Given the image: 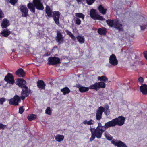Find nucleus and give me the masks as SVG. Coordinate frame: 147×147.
<instances>
[{"label": "nucleus", "instance_id": "obj_23", "mask_svg": "<svg viewBox=\"0 0 147 147\" xmlns=\"http://www.w3.org/2000/svg\"><path fill=\"white\" fill-rule=\"evenodd\" d=\"M114 119L111 121L106 123L105 125L104 128H108L111 127H113L116 126L115 121L113 120Z\"/></svg>", "mask_w": 147, "mask_h": 147}, {"label": "nucleus", "instance_id": "obj_27", "mask_svg": "<svg viewBox=\"0 0 147 147\" xmlns=\"http://www.w3.org/2000/svg\"><path fill=\"white\" fill-rule=\"evenodd\" d=\"M94 89L96 91L99 90V87L98 86L97 82H95L94 84L91 85L89 87V89Z\"/></svg>", "mask_w": 147, "mask_h": 147}, {"label": "nucleus", "instance_id": "obj_29", "mask_svg": "<svg viewBox=\"0 0 147 147\" xmlns=\"http://www.w3.org/2000/svg\"><path fill=\"white\" fill-rule=\"evenodd\" d=\"M115 20L108 19L106 22L108 25L111 27H114Z\"/></svg>", "mask_w": 147, "mask_h": 147}, {"label": "nucleus", "instance_id": "obj_44", "mask_svg": "<svg viewBox=\"0 0 147 147\" xmlns=\"http://www.w3.org/2000/svg\"><path fill=\"white\" fill-rule=\"evenodd\" d=\"M6 100L3 97L0 98V104L2 105Z\"/></svg>", "mask_w": 147, "mask_h": 147}, {"label": "nucleus", "instance_id": "obj_48", "mask_svg": "<svg viewBox=\"0 0 147 147\" xmlns=\"http://www.w3.org/2000/svg\"><path fill=\"white\" fill-rule=\"evenodd\" d=\"M4 16V14L1 10H0V18H3Z\"/></svg>", "mask_w": 147, "mask_h": 147}, {"label": "nucleus", "instance_id": "obj_30", "mask_svg": "<svg viewBox=\"0 0 147 147\" xmlns=\"http://www.w3.org/2000/svg\"><path fill=\"white\" fill-rule=\"evenodd\" d=\"M61 91L63 92V95H65L67 94H68L70 91V89L67 87H65L61 89Z\"/></svg>", "mask_w": 147, "mask_h": 147}, {"label": "nucleus", "instance_id": "obj_1", "mask_svg": "<svg viewBox=\"0 0 147 147\" xmlns=\"http://www.w3.org/2000/svg\"><path fill=\"white\" fill-rule=\"evenodd\" d=\"M42 0H33V3H29L27 5L28 8L33 13H35V7L39 10H43L44 7Z\"/></svg>", "mask_w": 147, "mask_h": 147}, {"label": "nucleus", "instance_id": "obj_31", "mask_svg": "<svg viewBox=\"0 0 147 147\" xmlns=\"http://www.w3.org/2000/svg\"><path fill=\"white\" fill-rule=\"evenodd\" d=\"M37 117V116L35 114H32L28 115L27 118L28 120L29 121H32L34 120Z\"/></svg>", "mask_w": 147, "mask_h": 147}, {"label": "nucleus", "instance_id": "obj_50", "mask_svg": "<svg viewBox=\"0 0 147 147\" xmlns=\"http://www.w3.org/2000/svg\"><path fill=\"white\" fill-rule=\"evenodd\" d=\"M106 138L107 139L109 140H111L112 139V137L111 136H106Z\"/></svg>", "mask_w": 147, "mask_h": 147}, {"label": "nucleus", "instance_id": "obj_22", "mask_svg": "<svg viewBox=\"0 0 147 147\" xmlns=\"http://www.w3.org/2000/svg\"><path fill=\"white\" fill-rule=\"evenodd\" d=\"M11 32L8 28L4 29L3 31L1 32V34L2 36L4 37H8L11 34Z\"/></svg>", "mask_w": 147, "mask_h": 147}, {"label": "nucleus", "instance_id": "obj_15", "mask_svg": "<svg viewBox=\"0 0 147 147\" xmlns=\"http://www.w3.org/2000/svg\"><path fill=\"white\" fill-rule=\"evenodd\" d=\"M16 84L21 88L27 86L26 85V81L23 79H18L16 81Z\"/></svg>", "mask_w": 147, "mask_h": 147}, {"label": "nucleus", "instance_id": "obj_41", "mask_svg": "<svg viewBox=\"0 0 147 147\" xmlns=\"http://www.w3.org/2000/svg\"><path fill=\"white\" fill-rule=\"evenodd\" d=\"M87 3L89 5H92L95 0H86Z\"/></svg>", "mask_w": 147, "mask_h": 147}, {"label": "nucleus", "instance_id": "obj_26", "mask_svg": "<svg viewBox=\"0 0 147 147\" xmlns=\"http://www.w3.org/2000/svg\"><path fill=\"white\" fill-rule=\"evenodd\" d=\"M64 136L61 134H57L55 136V140L59 142L62 141L64 139Z\"/></svg>", "mask_w": 147, "mask_h": 147}, {"label": "nucleus", "instance_id": "obj_45", "mask_svg": "<svg viewBox=\"0 0 147 147\" xmlns=\"http://www.w3.org/2000/svg\"><path fill=\"white\" fill-rule=\"evenodd\" d=\"M143 78L142 77L139 78L138 80V81L140 82L141 84H142L143 82Z\"/></svg>", "mask_w": 147, "mask_h": 147}, {"label": "nucleus", "instance_id": "obj_17", "mask_svg": "<svg viewBox=\"0 0 147 147\" xmlns=\"http://www.w3.org/2000/svg\"><path fill=\"white\" fill-rule=\"evenodd\" d=\"M114 26L119 31H122L123 30L122 24H121V22L118 20H115Z\"/></svg>", "mask_w": 147, "mask_h": 147}, {"label": "nucleus", "instance_id": "obj_25", "mask_svg": "<svg viewBox=\"0 0 147 147\" xmlns=\"http://www.w3.org/2000/svg\"><path fill=\"white\" fill-rule=\"evenodd\" d=\"M79 91L81 93H83L88 91L89 90V88L87 87L82 86L79 85L77 87Z\"/></svg>", "mask_w": 147, "mask_h": 147}, {"label": "nucleus", "instance_id": "obj_24", "mask_svg": "<svg viewBox=\"0 0 147 147\" xmlns=\"http://www.w3.org/2000/svg\"><path fill=\"white\" fill-rule=\"evenodd\" d=\"M97 32L100 35L105 36L107 34V30L105 27L99 28Z\"/></svg>", "mask_w": 147, "mask_h": 147}, {"label": "nucleus", "instance_id": "obj_34", "mask_svg": "<svg viewBox=\"0 0 147 147\" xmlns=\"http://www.w3.org/2000/svg\"><path fill=\"white\" fill-rule=\"evenodd\" d=\"M77 39L79 42L81 44H82L84 42V38L80 35H78L76 37Z\"/></svg>", "mask_w": 147, "mask_h": 147}, {"label": "nucleus", "instance_id": "obj_7", "mask_svg": "<svg viewBox=\"0 0 147 147\" xmlns=\"http://www.w3.org/2000/svg\"><path fill=\"white\" fill-rule=\"evenodd\" d=\"M9 101V104L10 105H12L14 106H17L19 103L21 102V98L18 95L16 94L14 96L8 100Z\"/></svg>", "mask_w": 147, "mask_h": 147}, {"label": "nucleus", "instance_id": "obj_54", "mask_svg": "<svg viewBox=\"0 0 147 147\" xmlns=\"http://www.w3.org/2000/svg\"><path fill=\"white\" fill-rule=\"evenodd\" d=\"M111 65L109 66V67H110V66Z\"/></svg>", "mask_w": 147, "mask_h": 147}, {"label": "nucleus", "instance_id": "obj_47", "mask_svg": "<svg viewBox=\"0 0 147 147\" xmlns=\"http://www.w3.org/2000/svg\"><path fill=\"white\" fill-rule=\"evenodd\" d=\"M104 126H102L101 124L99 123L98 124V126L97 127L96 129H100V128H101V129H102L103 127H104Z\"/></svg>", "mask_w": 147, "mask_h": 147}, {"label": "nucleus", "instance_id": "obj_13", "mask_svg": "<svg viewBox=\"0 0 147 147\" xmlns=\"http://www.w3.org/2000/svg\"><path fill=\"white\" fill-rule=\"evenodd\" d=\"M111 143L115 146L117 147H127V146L123 142L120 140L113 139L111 141Z\"/></svg>", "mask_w": 147, "mask_h": 147}, {"label": "nucleus", "instance_id": "obj_32", "mask_svg": "<svg viewBox=\"0 0 147 147\" xmlns=\"http://www.w3.org/2000/svg\"><path fill=\"white\" fill-rule=\"evenodd\" d=\"M65 32L71 38L74 40H75L76 38L74 34L70 31H69L68 30H65Z\"/></svg>", "mask_w": 147, "mask_h": 147}, {"label": "nucleus", "instance_id": "obj_12", "mask_svg": "<svg viewBox=\"0 0 147 147\" xmlns=\"http://www.w3.org/2000/svg\"><path fill=\"white\" fill-rule=\"evenodd\" d=\"M56 34V41L59 44L63 43L64 41V37L61 33V32L59 31H57Z\"/></svg>", "mask_w": 147, "mask_h": 147}, {"label": "nucleus", "instance_id": "obj_28", "mask_svg": "<svg viewBox=\"0 0 147 147\" xmlns=\"http://www.w3.org/2000/svg\"><path fill=\"white\" fill-rule=\"evenodd\" d=\"M98 9L99 11L103 14H105L107 11L106 9H105L102 5H100L98 7Z\"/></svg>", "mask_w": 147, "mask_h": 147}, {"label": "nucleus", "instance_id": "obj_52", "mask_svg": "<svg viewBox=\"0 0 147 147\" xmlns=\"http://www.w3.org/2000/svg\"><path fill=\"white\" fill-rule=\"evenodd\" d=\"M84 0H76L77 1L78 3H82V1H84Z\"/></svg>", "mask_w": 147, "mask_h": 147}, {"label": "nucleus", "instance_id": "obj_19", "mask_svg": "<svg viewBox=\"0 0 147 147\" xmlns=\"http://www.w3.org/2000/svg\"><path fill=\"white\" fill-rule=\"evenodd\" d=\"M37 86L40 90L44 89L46 84L44 81L42 80H38L37 82Z\"/></svg>", "mask_w": 147, "mask_h": 147}, {"label": "nucleus", "instance_id": "obj_51", "mask_svg": "<svg viewBox=\"0 0 147 147\" xmlns=\"http://www.w3.org/2000/svg\"><path fill=\"white\" fill-rule=\"evenodd\" d=\"M50 55V53L49 52H47L46 53H45L44 55V56H49Z\"/></svg>", "mask_w": 147, "mask_h": 147}, {"label": "nucleus", "instance_id": "obj_53", "mask_svg": "<svg viewBox=\"0 0 147 147\" xmlns=\"http://www.w3.org/2000/svg\"><path fill=\"white\" fill-rule=\"evenodd\" d=\"M54 48H57V46H55L54 47Z\"/></svg>", "mask_w": 147, "mask_h": 147}, {"label": "nucleus", "instance_id": "obj_43", "mask_svg": "<svg viewBox=\"0 0 147 147\" xmlns=\"http://www.w3.org/2000/svg\"><path fill=\"white\" fill-rule=\"evenodd\" d=\"M17 1L18 0H10L9 2L11 5H14Z\"/></svg>", "mask_w": 147, "mask_h": 147}, {"label": "nucleus", "instance_id": "obj_11", "mask_svg": "<svg viewBox=\"0 0 147 147\" xmlns=\"http://www.w3.org/2000/svg\"><path fill=\"white\" fill-rule=\"evenodd\" d=\"M109 62L110 64L113 66L117 65L118 63V61L117 59L116 56L113 54H112L110 56Z\"/></svg>", "mask_w": 147, "mask_h": 147}, {"label": "nucleus", "instance_id": "obj_9", "mask_svg": "<svg viewBox=\"0 0 147 147\" xmlns=\"http://www.w3.org/2000/svg\"><path fill=\"white\" fill-rule=\"evenodd\" d=\"M125 118L123 116H119L117 118L114 119L116 125L121 126L124 123L125 121Z\"/></svg>", "mask_w": 147, "mask_h": 147}, {"label": "nucleus", "instance_id": "obj_20", "mask_svg": "<svg viewBox=\"0 0 147 147\" xmlns=\"http://www.w3.org/2000/svg\"><path fill=\"white\" fill-rule=\"evenodd\" d=\"M16 74L19 77H23L25 75V73L24 70L20 68L17 70L15 72Z\"/></svg>", "mask_w": 147, "mask_h": 147}, {"label": "nucleus", "instance_id": "obj_35", "mask_svg": "<svg viewBox=\"0 0 147 147\" xmlns=\"http://www.w3.org/2000/svg\"><path fill=\"white\" fill-rule=\"evenodd\" d=\"M98 86L99 87V89L100 88H104L105 87L106 84L105 83L102 82H97Z\"/></svg>", "mask_w": 147, "mask_h": 147}, {"label": "nucleus", "instance_id": "obj_4", "mask_svg": "<svg viewBox=\"0 0 147 147\" xmlns=\"http://www.w3.org/2000/svg\"><path fill=\"white\" fill-rule=\"evenodd\" d=\"M137 19L139 22V26L141 30L144 31L147 27V18L144 14L140 15Z\"/></svg>", "mask_w": 147, "mask_h": 147}, {"label": "nucleus", "instance_id": "obj_5", "mask_svg": "<svg viewBox=\"0 0 147 147\" xmlns=\"http://www.w3.org/2000/svg\"><path fill=\"white\" fill-rule=\"evenodd\" d=\"M96 11L94 9H91L90 11V15L91 18L94 20H105V19L102 16L96 13Z\"/></svg>", "mask_w": 147, "mask_h": 147}, {"label": "nucleus", "instance_id": "obj_49", "mask_svg": "<svg viewBox=\"0 0 147 147\" xmlns=\"http://www.w3.org/2000/svg\"><path fill=\"white\" fill-rule=\"evenodd\" d=\"M143 54L145 58L147 60V51H145L143 53Z\"/></svg>", "mask_w": 147, "mask_h": 147}, {"label": "nucleus", "instance_id": "obj_36", "mask_svg": "<svg viewBox=\"0 0 147 147\" xmlns=\"http://www.w3.org/2000/svg\"><path fill=\"white\" fill-rule=\"evenodd\" d=\"M75 15L76 17L81 18L82 20H84L85 18V15L81 13H76Z\"/></svg>", "mask_w": 147, "mask_h": 147}, {"label": "nucleus", "instance_id": "obj_21", "mask_svg": "<svg viewBox=\"0 0 147 147\" xmlns=\"http://www.w3.org/2000/svg\"><path fill=\"white\" fill-rule=\"evenodd\" d=\"M141 92L144 95H147V85L143 84L140 87Z\"/></svg>", "mask_w": 147, "mask_h": 147}, {"label": "nucleus", "instance_id": "obj_40", "mask_svg": "<svg viewBox=\"0 0 147 147\" xmlns=\"http://www.w3.org/2000/svg\"><path fill=\"white\" fill-rule=\"evenodd\" d=\"M75 24L78 25H80L81 23V21L78 18H76L74 20Z\"/></svg>", "mask_w": 147, "mask_h": 147}, {"label": "nucleus", "instance_id": "obj_3", "mask_svg": "<svg viewBox=\"0 0 147 147\" xmlns=\"http://www.w3.org/2000/svg\"><path fill=\"white\" fill-rule=\"evenodd\" d=\"M106 115H109L110 112L109 109V106L107 104L105 105V107L102 106L99 107L97 109L96 112V117L97 120H100L102 118L103 112Z\"/></svg>", "mask_w": 147, "mask_h": 147}, {"label": "nucleus", "instance_id": "obj_8", "mask_svg": "<svg viewBox=\"0 0 147 147\" xmlns=\"http://www.w3.org/2000/svg\"><path fill=\"white\" fill-rule=\"evenodd\" d=\"M60 59L58 57H50L48 59V63L50 65H54L59 64L60 63Z\"/></svg>", "mask_w": 147, "mask_h": 147}, {"label": "nucleus", "instance_id": "obj_6", "mask_svg": "<svg viewBox=\"0 0 147 147\" xmlns=\"http://www.w3.org/2000/svg\"><path fill=\"white\" fill-rule=\"evenodd\" d=\"M21 88L22 91L21 93L20 98L22 100H24L26 97L28 96L31 90L27 86L22 88Z\"/></svg>", "mask_w": 147, "mask_h": 147}, {"label": "nucleus", "instance_id": "obj_18", "mask_svg": "<svg viewBox=\"0 0 147 147\" xmlns=\"http://www.w3.org/2000/svg\"><path fill=\"white\" fill-rule=\"evenodd\" d=\"M10 25L9 21L6 18H4L2 21L1 24V26L3 28H6Z\"/></svg>", "mask_w": 147, "mask_h": 147}, {"label": "nucleus", "instance_id": "obj_55", "mask_svg": "<svg viewBox=\"0 0 147 147\" xmlns=\"http://www.w3.org/2000/svg\"><path fill=\"white\" fill-rule=\"evenodd\" d=\"M90 129H93V128H91V127H90Z\"/></svg>", "mask_w": 147, "mask_h": 147}, {"label": "nucleus", "instance_id": "obj_14", "mask_svg": "<svg viewBox=\"0 0 147 147\" xmlns=\"http://www.w3.org/2000/svg\"><path fill=\"white\" fill-rule=\"evenodd\" d=\"M21 12L22 13V16L23 17H27L28 16V10L25 5H22L20 6Z\"/></svg>", "mask_w": 147, "mask_h": 147}, {"label": "nucleus", "instance_id": "obj_33", "mask_svg": "<svg viewBox=\"0 0 147 147\" xmlns=\"http://www.w3.org/2000/svg\"><path fill=\"white\" fill-rule=\"evenodd\" d=\"M98 80L106 82L107 81L108 79L105 76H98Z\"/></svg>", "mask_w": 147, "mask_h": 147}, {"label": "nucleus", "instance_id": "obj_46", "mask_svg": "<svg viewBox=\"0 0 147 147\" xmlns=\"http://www.w3.org/2000/svg\"><path fill=\"white\" fill-rule=\"evenodd\" d=\"M6 128V125L0 123V129H5Z\"/></svg>", "mask_w": 147, "mask_h": 147}, {"label": "nucleus", "instance_id": "obj_16", "mask_svg": "<svg viewBox=\"0 0 147 147\" xmlns=\"http://www.w3.org/2000/svg\"><path fill=\"white\" fill-rule=\"evenodd\" d=\"M94 131L93 132L95 136L98 138H100L103 132L105 131L106 129H94Z\"/></svg>", "mask_w": 147, "mask_h": 147}, {"label": "nucleus", "instance_id": "obj_42", "mask_svg": "<svg viewBox=\"0 0 147 147\" xmlns=\"http://www.w3.org/2000/svg\"><path fill=\"white\" fill-rule=\"evenodd\" d=\"M23 107V106H21L19 108V113L20 114H22L24 111L25 109Z\"/></svg>", "mask_w": 147, "mask_h": 147}, {"label": "nucleus", "instance_id": "obj_10", "mask_svg": "<svg viewBox=\"0 0 147 147\" xmlns=\"http://www.w3.org/2000/svg\"><path fill=\"white\" fill-rule=\"evenodd\" d=\"M4 80L8 83L11 84H13L15 83V81L13 75L10 73H8L5 76Z\"/></svg>", "mask_w": 147, "mask_h": 147}, {"label": "nucleus", "instance_id": "obj_2", "mask_svg": "<svg viewBox=\"0 0 147 147\" xmlns=\"http://www.w3.org/2000/svg\"><path fill=\"white\" fill-rule=\"evenodd\" d=\"M46 13L49 17H52L55 23L58 25L59 24V18L61 13L59 11H54L53 12L51 10L49 6H47L45 9Z\"/></svg>", "mask_w": 147, "mask_h": 147}, {"label": "nucleus", "instance_id": "obj_38", "mask_svg": "<svg viewBox=\"0 0 147 147\" xmlns=\"http://www.w3.org/2000/svg\"><path fill=\"white\" fill-rule=\"evenodd\" d=\"M94 129H90V131L92 133V135L91 137L90 138V142L92 141L95 138V136L94 134V133L93 132V130H94Z\"/></svg>", "mask_w": 147, "mask_h": 147}, {"label": "nucleus", "instance_id": "obj_39", "mask_svg": "<svg viewBox=\"0 0 147 147\" xmlns=\"http://www.w3.org/2000/svg\"><path fill=\"white\" fill-rule=\"evenodd\" d=\"M45 113L48 115H51L52 113V110L50 107H48L45 110Z\"/></svg>", "mask_w": 147, "mask_h": 147}, {"label": "nucleus", "instance_id": "obj_37", "mask_svg": "<svg viewBox=\"0 0 147 147\" xmlns=\"http://www.w3.org/2000/svg\"><path fill=\"white\" fill-rule=\"evenodd\" d=\"M93 121L91 119L89 121H88L86 120H85L83 122V123L85 124H87L88 125H90L93 124Z\"/></svg>", "mask_w": 147, "mask_h": 147}]
</instances>
